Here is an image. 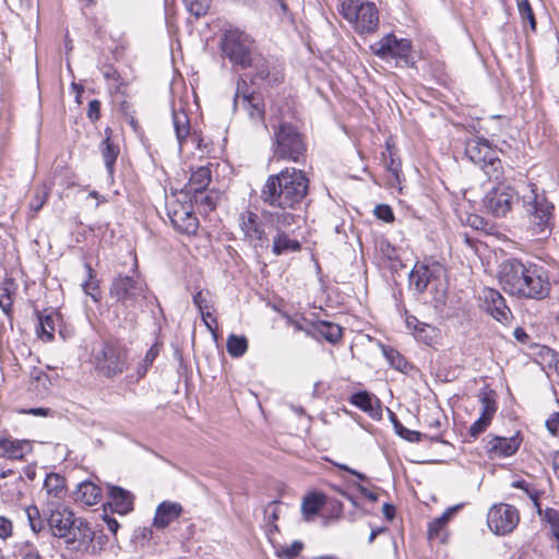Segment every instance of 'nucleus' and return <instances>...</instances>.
<instances>
[{"label": "nucleus", "mask_w": 559, "mask_h": 559, "mask_svg": "<svg viewBox=\"0 0 559 559\" xmlns=\"http://www.w3.org/2000/svg\"><path fill=\"white\" fill-rule=\"evenodd\" d=\"M66 480L62 476L56 473H50L46 476L44 481V488L48 495L53 497H61V493L64 491Z\"/></svg>", "instance_id": "nucleus-39"}, {"label": "nucleus", "mask_w": 559, "mask_h": 559, "mask_svg": "<svg viewBox=\"0 0 559 559\" xmlns=\"http://www.w3.org/2000/svg\"><path fill=\"white\" fill-rule=\"evenodd\" d=\"M325 502V496L312 492L302 499L301 512L305 521L310 522L319 513Z\"/></svg>", "instance_id": "nucleus-29"}, {"label": "nucleus", "mask_w": 559, "mask_h": 559, "mask_svg": "<svg viewBox=\"0 0 559 559\" xmlns=\"http://www.w3.org/2000/svg\"><path fill=\"white\" fill-rule=\"evenodd\" d=\"M428 289H430V293L432 294L435 308H442L447 302L448 295V278L442 265L437 267L436 277L431 280V284Z\"/></svg>", "instance_id": "nucleus-25"}, {"label": "nucleus", "mask_w": 559, "mask_h": 559, "mask_svg": "<svg viewBox=\"0 0 559 559\" xmlns=\"http://www.w3.org/2000/svg\"><path fill=\"white\" fill-rule=\"evenodd\" d=\"M271 226L276 230L273 238L272 252L275 255H283L293 252H299L301 250V243L294 238H290L288 230L292 227H283L277 225L274 221H267Z\"/></svg>", "instance_id": "nucleus-19"}, {"label": "nucleus", "mask_w": 559, "mask_h": 559, "mask_svg": "<svg viewBox=\"0 0 559 559\" xmlns=\"http://www.w3.org/2000/svg\"><path fill=\"white\" fill-rule=\"evenodd\" d=\"M22 559H41V557L37 550L33 549L29 545H26Z\"/></svg>", "instance_id": "nucleus-64"}, {"label": "nucleus", "mask_w": 559, "mask_h": 559, "mask_svg": "<svg viewBox=\"0 0 559 559\" xmlns=\"http://www.w3.org/2000/svg\"><path fill=\"white\" fill-rule=\"evenodd\" d=\"M148 286L141 275L133 271L132 275L118 274L111 281L109 294L121 310L124 320L133 322L136 310L142 308L148 296Z\"/></svg>", "instance_id": "nucleus-3"}, {"label": "nucleus", "mask_w": 559, "mask_h": 559, "mask_svg": "<svg viewBox=\"0 0 559 559\" xmlns=\"http://www.w3.org/2000/svg\"><path fill=\"white\" fill-rule=\"evenodd\" d=\"M100 152L108 174L112 175L117 157L120 153L119 146L111 142L110 136H107L100 143Z\"/></svg>", "instance_id": "nucleus-33"}, {"label": "nucleus", "mask_w": 559, "mask_h": 559, "mask_svg": "<svg viewBox=\"0 0 559 559\" xmlns=\"http://www.w3.org/2000/svg\"><path fill=\"white\" fill-rule=\"evenodd\" d=\"M521 197L514 187L502 180L497 181L483 199L485 211L493 217H506L519 203Z\"/></svg>", "instance_id": "nucleus-9"}, {"label": "nucleus", "mask_w": 559, "mask_h": 559, "mask_svg": "<svg viewBox=\"0 0 559 559\" xmlns=\"http://www.w3.org/2000/svg\"><path fill=\"white\" fill-rule=\"evenodd\" d=\"M194 200L197 203L205 205L209 211L214 210L216 206L214 197L209 193H205L204 190H201V192H195Z\"/></svg>", "instance_id": "nucleus-53"}, {"label": "nucleus", "mask_w": 559, "mask_h": 559, "mask_svg": "<svg viewBox=\"0 0 559 559\" xmlns=\"http://www.w3.org/2000/svg\"><path fill=\"white\" fill-rule=\"evenodd\" d=\"M186 9L197 17L207 13L211 0H183Z\"/></svg>", "instance_id": "nucleus-45"}, {"label": "nucleus", "mask_w": 559, "mask_h": 559, "mask_svg": "<svg viewBox=\"0 0 559 559\" xmlns=\"http://www.w3.org/2000/svg\"><path fill=\"white\" fill-rule=\"evenodd\" d=\"M182 513V507L178 502L164 501L155 513L153 525L158 530L166 528L171 522L177 520Z\"/></svg>", "instance_id": "nucleus-24"}, {"label": "nucleus", "mask_w": 559, "mask_h": 559, "mask_svg": "<svg viewBox=\"0 0 559 559\" xmlns=\"http://www.w3.org/2000/svg\"><path fill=\"white\" fill-rule=\"evenodd\" d=\"M78 519L79 516L66 507L50 510L47 516V532L61 542Z\"/></svg>", "instance_id": "nucleus-17"}, {"label": "nucleus", "mask_w": 559, "mask_h": 559, "mask_svg": "<svg viewBox=\"0 0 559 559\" xmlns=\"http://www.w3.org/2000/svg\"><path fill=\"white\" fill-rule=\"evenodd\" d=\"M406 324L409 329L414 330V334L418 340H421L426 344L431 342L432 336L428 332H433V329L430 325L420 322L415 316H408L406 318Z\"/></svg>", "instance_id": "nucleus-37"}, {"label": "nucleus", "mask_w": 559, "mask_h": 559, "mask_svg": "<svg viewBox=\"0 0 559 559\" xmlns=\"http://www.w3.org/2000/svg\"><path fill=\"white\" fill-rule=\"evenodd\" d=\"M107 488L109 497L108 503L115 512L127 514L133 510L134 496L130 491L115 485H108Z\"/></svg>", "instance_id": "nucleus-23"}, {"label": "nucleus", "mask_w": 559, "mask_h": 559, "mask_svg": "<svg viewBox=\"0 0 559 559\" xmlns=\"http://www.w3.org/2000/svg\"><path fill=\"white\" fill-rule=\"evenodd\" d=\"M340 12L359 34H371L378 29L379 12L373 2L344 0Z\"/></svg>", "instance_id": "nucleus-8"}, {"label": "nucleus", "mask_w": 559, "mask_h": 559, "mask_svg": "<svg viewBox=\"0 0 559 559\" xmlns=\"http://www.w3.org/2000/svg\"><path fill=\"white\" fill-rule=\"evenodd\" d=\"M85 269H86V272L88 275V281L83 283V289L94 300H97L98 299L97 296L99 294V286H98V283L93 280L95 276V272L88 263L85 264Z\"/></svg>", "instance_id": "nucleus-46"}, {"label": "nucleus", "mask_w": 559, "mask_h": 559, "mask_svg": "<svg viewBox=\"0 0 559 559\" xmlns=\"http://www.w3.org/2000/svg\"><path fill=\"white\" fill-rule=\"evenodd\" d=\"M168 216L175 229L180 233L191 235L198 230L199 219L191 204L173 202L168 205Z\"/></svg>", "instance_id": "nucleus-15"}, {"label": "nucleus", "mask_w": 559, "mask_h": 559, "mask_svg": "<svg viewBox=\"0 0 559 559\" xmlns=\"http://www.w3.org/2000/svg\"><path fill=\"white\" fill-rule=\"evenodd\" d=\"M370 50L377 57L386 59H396L397 62L402 61L408 64L412 44L406 38H397L394 34L390 33L370 46Z\"/></svg>", "instance_id": "nucleus-12"}, {"label": "nucleus", "mask_w": 559, "mask_h": 559, "mask_svg": "<svg viewBox=\"0 0 559 559\" xmlns=\"http://www.w3.org/2000/svg\"><path fill=\"white\" fill-rule=\"evenodd\" d=\"M383 354L393 368L402 372L407 371L409 364L396 349L391 347L384 348Z\"/></svg>", "instance_id": "nucleus-42"}, {"label": "nucleus", "mask_w": 559, "mask_h": 559, "mask_svg": "<svg viewBox=\"0 0 559 559\" xmlns=\"http://www.w3.org/2000/svg\"><path fill=\"white\" fill-rule=\"evenodd\" d=\"M399 436L409 442H419L423 437H427L426 435H423L419 431L411 430L405 427L403 428L401 433H399Z\"/></svg>", "instance_id": "nucleus-59"}, {"label": "nucleus", "mask_w": 559, "mask_h": 559, "mask_svg": "<svg viewBox=\"0 0 559 559\" xmlns=\"http://www.w3.org/2000/svg\"><path fill=\"white\" fill-rule=\"evenodd\" d=\"M253 120L263 121L265 117V105L261 94L255 93L242 100L240 105Z\"/></svg>", "instance_id": "nucleus-31"}, {"label": "nucleus", "mask_w": 559, "mask_h": 559, "mask_svg": "<svg viewBox=\"0 0 559 559\" xmlns=\"http://www.w3.org/2000/svg\"><path fill=\"white\" fill-rule=\"evenodd\" d=\"M278 503L280 502L277 500H274L265 507L264 518H265L266 523H271V522L276 523V521L278 520V516H280Z\"/></svg>", "instance_id": "nucleus-52"}, {"label": "nucleus", "mask_w": 559, "mask_h": 559, "mask_svg": "<svg viewBox=\"0 0 559 559\" xmlns=\"http://www.w3.org/2000/svg\"><path fill=\"white\" fill-rule=\"evenodd\" d=\"M272 151L273 158L299 163L307 152L305 135L299 129L287 121H281L272 127Z\"/></svg>", "instance_id": "nucleus-4"}, {"label": "nucleus", "mask_w": 559, "mask_h": 559, "mask_svg": "<svg viewBox=\"0 0 559 559\" xmlns=\"http://www.w3.org/2000/svg\"><path fill=\"white\" fill-rule=\"evenodd\" d=\"M39 325L43 335L47 336V340L51 341L53 338V318L51 316H44L39 318Z\"/></svg>", "instance_id": "nucleus-50"}, {"label": "nucleus", "mask_w": 559, "mask_h": 559, "mask_svg": "<svg viewBox=\"0 0 559 559\" xmlns=\"http://www.w3.org/2000/svg\"><path fill=\"white\" fill-rule=\"evenodd\" d=\"M211 169L209 166H200L192 171L189 186L194 192H201L205 190L211 182Z\"/></svg>", "instance_id": "nucleus-34"}, {"label": "nucleus", "mask_w": 559, "mask_h": 559, "mask_svg": "<svg viewBox=\"0 0 559 559\" xmlns=\"http://www.w3.org/2000/svg\"><path fill=\"white\" fill-rule=\"evenodd\" d=\"M518 9L523 23H528L532 31L536 29V20L528 0L518 2Z\"/></svg>", "instance_id": "nucleus-44"}, {"label": "nucleus", "mask_w": 559, "mask_h": 559, "mask_svg": "<svg viewBox=\"0 0 559 559\" xmlns=\"http://www.w3.org/2000/svg\"><path fill=\"white\" fill-rule=\"evenodd\" d=\"M465 155L472 163L483 169L489 180L499 181L504 179L502 162L488 140L483 138L467 140Z\"/></svg>", "instance_id": "nucleus-7"}, {"label": "nucleus", "mask_w": 559, "mask_h": 559, "mask_svg": "<svg viewBox=\"0 0 559 559\" xmlns=\"http://www.w3.org/2000/svg\"><path fill=\"white\" fill-rule=\"evenodd\" d=\"M75 501H80L85 506H95L102 499L100 488L92 481H83L79 484L76 490L73 492Z\"/></svg>", "instance_id": "nucleus-26"}, {"label": "nucleus", "mask_w": 559, "mask_h": 559, "mask_svg": "<svg viewBox=\"0 0 559 559\" xmlns=\"http://www.w3.org/2000/svg\"><path fill=\"white\" fill-rule=\"evenodd\" d=\"M265 219L252 211H245L239 215V226L243 233L245 239L255 248H269L270 239L265 231Z\"/></svg>", "instance_id": "nucleus-14"}, {"label": "nucleus", "mask_w": 559, "mask_h": 559, "mask_svg": "<svg viewBox=\"0 0 559 559\" xmlns=\"http://www.w3.org/2000/svg\"><path fill=\"white\" fill-rule=\"evenodd\" d=\"M538 509L539 515L543 518L544 521L549 523L551 526L552 534H556L559 532V512L556 509L547 508L546 510L542 511L540 506L536 507Z\"/></svg>", "instance_id": "nucleus-47"}, {"label": "nucleus", "mask_w": 559, "mask_h": 559, "mask_svg": "<svg viewBox=\"0 0 559 559\" xmlns=\"http://www.w3.org/2000/svg\"><path fill=\"white\" fill-rule=\"evenodd\" d=\"M462 508V504L447 509L439 518L429 523L428 535L430 538L438 536L441 530L448 524L451 518Z\"/></svg>", "instance_id": "nucleus-36"}, {"label": "nucleus", "mask_w": 559, "mask_h": 559, "mask_svg": "<svg viewBox=\"0 0 559 559\" xmlns=\"http://www.w3.org/2000/svg\"><path fill=\"white\" fill-rule=\"evenodd\" d=\"M93 362L96 371L114 378L122 374L129 368L128 349L118 341H104L93 348Z\"/></svg>", "instance_id": "nucleus-5"}, {"label": "nucleus", "mask_w": 559, "mask_h": 559, "mask_svg": "<svg viewBox=\"0 0 559 559\" xmlns=\"http://www.w3.org/2000/svg\"><path fill=\"white\" fill-rule=\"evenodd\" d=\"M349 402L361 411L369 413L371 416H374V404L377 408L380 407L379 400L376 399V401H373L372 396L366 391L354 393L349 397Z\"/></svg>", "instance_id": "nucleus-35"}, {"label": "nucleus", "mask_w": 559, "mask_h": 559, "mask_svg": "<svg viewBox=\"0 0 559 559\" xmlns=\"http://www.w3.org/2000/svg\"><path fill=\"white\" fill-rule=\"evenodd\" d=\"M93 538L94 528L91 523L79 518L62 538L61 544L68 551L78 556H93L95 549Z\"/></svg>", "instance_id": "nucleus-11"}, {"label": "nucleus", "mask_w": 559, "mask_h": 559, "mask_svg": "<svg viewBox=\"0 0 559 559\" xmlns=\"http://www.w3.org/2000/svg\"><path fill=\"white\" fill-rule=\"evenodd\" d=\"M302 548H304V544L301 542H299V540H295L290 546H288L285 549H283V554L287 558L293 559V558L297 557L300 554Z\"/></svg>", "instance_id": "nucleus-60"}, {"label": "nucleus", "mask_w": 559, "mask_h": 559, "mask_svg": "<svg viewBox=\"0 0 559 559\" xmlns=\"http://www.w3.org/2000/svg\"><path fill=\"white\" fill-rule=\"evenodd\" d=\"M92 542L94 543V546H95V549L93 552V556H94L104 549V547L106 546V544L108 542V537L103 532H96L94 530V538L92 539Z\"/></svg>", "instance_id": "nucleus-57"}, {"label": "nucleus", "mask_w": 559, "mask_h": 559, "mask_svg": "<svg viewBox=\"0 0 559 559\" xmlns=\"http://www.w3.org/2000/svg\"><path fill=\"white\" fill-rule=\"evenodd\" d=\"M520 522V514L515 507L507 503L492 506L487 514L489 528L497 535L511 533Z\"/></svg>", "instance_id": "nucleus-13"}, {"label": "nucleus", "mask_w": 559, "mask_h": 559, "mask_svg": "<svg viewBox=\"0 0 559 559\" xmlns=\"http://www.w3.org/2000/svg\"><path fill=\"white\" fill-rule=\"evenodd\" d=\"M374 215L385 223H392L394 221L393 211L391 206L386 204L377 205L374 209Z\"/></svg>", "instance_id": "nucleus-51"}, {"label": "nucleus", "mask_w": 559, "mask_h": 559, "mask_svg": "<svg viewBox=\"0 0 559 559\" xmlns=\"http://www.w3.org/2000/svg\"><path fill=\"white\" fill-rule=\"evenodd\" d=\"M497 276L501 288L518 299L539 301L551 292L550 272L535 262L506 259L499 264Z\"/></svg>", "instance_id": "nucleus-2"}, {"label": "nucleus", "mask_w": 559, "mask_h": 559, "mask_svg": "<svg viewBox=\"0 0 559 559\" xmlns=\"http://www.w3.org/2000/svg\"><path fill=\"white\" fill-rule=\"evenodd\" d=\"M530 191L523 194L522 206L535 233L551 230L554 219V204L547 199L544 191L539 192L535 183L528 185Z\"/></svg>", "instance_id": "nucleus-6"}, {"label": "nucleus", "mask_w": 559, "mask_h": 559, "mask_svg": "<svg viewBox=\"0 0 559 559\" xmlns=\"http://www.w3.org/2000/svg\"><path fill=\"white\" fill-rule=\"evenodd\" d=\"M173 123L179 146L181 147L191 135L188 115L183 110H175L173 112Z\"/></svg>", "instance_id": "nucleus-32"}, {"label": "nucleus", "mask_w": 559, "mask_h": 559, "mask_svg": "<svg viewBox=\"0 0 559 559\" xmlns=\"http://www.w3.org/2000/svg\"><path fill=\"white\" fill-rule=\"evenodd\" d=\"M33 451V445L26 439H13L10 436L0 437V457L7 460L24 461Z\"/></svg>", "instance_id": "nucleus-18"}, {"label": "nucleus", "mask_w": 559, "mask_h": 559, "mask_svg": "<svg viewBox=\"0 0 559 559\" xmlns=\"http://www.w3.org/2000/svg\"><path fill=\"white\" fill-rule=\"evenodd\" d=\"M519 435L510 438L495 436L487 441L486 451L490 459L513 455L521 445Z\"/></svg>", "instance_id": "nucleus-21"}, {"label": "nucleus", "mask_w": 559, "mask_h": 559, "mask_svg": "<svg viewBox=\"0 0 559 559\" xmlns=\"http://www.w3.org/2000/svg\"><path fill=\"white\" fill-rule=\"evenodd\" d=\"M511 486L513 488L522 489L527 495V497L533 501L534 506L539 507V492L537 489L532 487L523 479L513 481Z\"/></svg>", "instance_id": "nucleus-48"}, {"label": "nucleus", "mask_w": 559, "mask_h": 559, "mask_svg": "<svg viewBox=\"0 0 559 559\" xmlns=\"http://www.w3.org/2000/svg\"><path fill=\"white\" fill-rule=\"evenodd\" d=\"M248 68L253 69L254 73L251 78V82L261 80L266 82L269 85L274 86L283 82L284 72L283 67L276 63H270L264 57L259 53H254L250 60Z\"/></svg>", "instance_id": "nucleus-16"}, {"label": "nucleus", "mask_w": 559, "mask_h": 559, "mask_svg": "<svg viewBox=\"0 0 559 559\" xmlns=\"http://www.w3.org/2000/svg\"><path fill=\"white\" fill-rule=\"evenodd\" d=\"M484 300L486 304V310L492 318L501 323H506L512 316L511 310L506 304L503 296L493 288H486L484 290Z\"/></svg>", "instance_id": "nucleus-20"}, {"label": "nucleus", "mask_w": 559, "mask_h": 559, "mask_svg": "<svg viewBox=\"0 0 559 559\" xmlns=\"http://www.w3.org/2000/svg\"><path fill=\"white\" fill-rule=\"evenodd\" d=\"M546 428L555 437L559 438V413L554 412L546 420Z\"/></svg>", "instance_id": "nucleus-56"}, {"label": "nucleus", "mask_w": 559, "mask_h": 559, "mask_svg": "<svg viewBox=\"0 0 559 559\" xmlns=\"http://www.w3.org/2000/svg\"><path fill=\"white\" fill-rule=\"evenodd\" d=\"M252 94H255V92L250 90L247 81L242 78L238 79L237 88L233 102L234 110H236L239 107L242 100L247 99Z\"/></svg>", "instance_id": "nucleus-43"}, {"label": "nucleus", "mask_w": 559, "mask_h": 559, "mask_svg": "<svg viewBox=\"0 0 559 559\" xmlns=\"http://www.w3.org/2000/svg\"><path fill=\"white\" fill-rule=\"evenodd\" d=\"M227 352L231 357H241L248 349L246 336L230 334L226 343Z\"/></svg>", "instance_id": "nucleus-40"}, {"label": "nucleus", "mask_w": 559, "mask_h": 559, "mask_svg": "<svg viewBox=\"0 0 559 559\" xmlns=\"http://www.w3.org/2000/svg\"><path fill=\"white\" fill-rule=\"evenodd\" d=\"M496 393L493 391L481 392L479 394V401L481 403V414L480 417L486 420H492L493 415L497 412V403H496Z\"/></svg>", "instance_id": "nucleus-38"}, {"label": "nucleus", "mask_w": 559, "mask_h": 559, "mask_svg": "<svg viewBox=\"0 0 559 559\" xmlns=\"http://www.w3.org/2000/svg\"><path fill=\"white\" fill-rule=\"evenodd\" d=\"M17 284L14 278L7 277L0 285V308L5 314H10L14 301Z\"/></svg>", "instance_id": "nucleus-30"}, {"label": "nucleus", "mask_w": 559, "mask_h": 559, "mask_svg": "<svg viewBox=\"0 0 559 559\" xmlns=\"http://www.w3.org/2000/svg\"><path fill=\"white\" fill-rule=\"evenodd\" d=\"M288 324L294 329V332H305L307 335L312 336V332L310 331L312 329V325L314 323H308L306 320H294L289 319Z\"/></svg>", "instance_id": "nucleus-54"}, {"label": "nucleus", "mask_w": 559, "mask_h": 559, "mask_svg": "<svg viewBox=\"0 0 559 559\" xmlns=\"http://www.w3.org/2000/svg\"><path fill=\"white\" fill-rule=\"evenodd\" d=\"M193 302L197 306V308L199 309V311L210 309L209 300L202 292H198L193 296Z\"/></svg>", "instance_id": "nucleus-61"}, {"label": "nucleus", "mask_w": 559, "mask_h": 559, "mask_svg": "<svg viewBox=\"0 0 559 559\" xmlns=\"http://www.w3.org/2000/svg\"><path fill=\"white\" fill-rule=\"evenodd\" d=\"M48 198V193L43 190H36L32 200L29 201V210L35 214H37L44 204L46 203Z\"/></svg>", "instance_id": "nucleus-49"}, {"label": "nucleus", "mask_w": 559, "mask_h": 559, "mask_svg": "<svg viewBox=\"0 0 559 559\" xmlns=\"http://www.w3.org/2000/svg\"><path fill=\"white\" fill-rule=\"evenodd\" d=\"M103 74L105 79L114 80L117 83L121 80L119 72L111 66L106 67L103 71Z\"/></svg>", "instance_id": "nucleus-63"}, {"label": "nucleus", "mask_w": 559, "mask_h": 559, "mask_svg": "<svg viewBox=\"0 0 559 559\" xmlns=\"http://www.w3.org/2000/svg\"><path fill=\"white\" fill-rule=\"evenodd\" d=\"M12 533V523L5 518L0 516V537L7 538Z\"/></svg>", "instance_id": "nucleus-62"}, {"label": "nucleus", "mask_w": 559, "mask_h": 559, "mask_svg": "<svg viewBox=\"0 0 559 559\" xmlns=\"http://www.w3.org/2000/svg\"><path fill=\"white\" fill-rule=\"evenodd\" d=\"M489 425L490 421L479 416V418L469 427V436L473 438H477L481 432H484L488 428Z\"/></svg>", "instance_id": "nucleus-55"}, {"label": "nucleus", "mask_w": 559, "mask_h": 559, "mask_svg": "<svg viewBox=\"0 0 559 559\" xmlns=\"http://www.w3.org/2000/svg\"><path fill=\"white\" fill-rule=\"evenodd\" d=\"M27 520L29 522V526L32 531L36 534H39L47 530V519L44 520L40 516L39 510L35 506H29L25 510Z\"/></svg>", "instance_id": "nucleus-41"}, {"label": "nucleus", "mask_w": 559, "mask_h": 559, "mask_svg": "<svg viewBox=\"0 0 559 559\" xmlns=\"http://www.w3.org/2000/svg\"><path fill=\"white\" fill-rule=\"evenodd\" d=\"M310 331L312 336L322 337L332 344L337 343L343 335V330L338 324L328 321L316 322Z\"/></svg>", "instance_id": "nucleus-27"}, {"label": "nucleus", "mask_w": 559, "mask_h": 559, "mask_svg": "<svg viewBox=\"0 0 559 559\" xmlns=\"http://www.w3.org/2000/svg\"><path fill=\"white\" fill-rule=\"evenodd\" d=\"M100 117V102L98 99H93L88 103L87 108V118L91 121H97Z\"/></svg>", "instance_id": "nucleus-58"}, {"label": "nucleus", "mask_w": 559, "mask_h": 559, "mask_svg": "<svg viewBox=\"0 0 559 559\" xmlns=\"http://www.w3.org/2000/svg\"><path fill=\"white\" fill-rule=\"evenodd\" d=\"M310 180L306 173L286 167L270 175L260 190L261 202L270 210L262 211L265 221H274L283 227H300L306 221L305 200Z\"/></svg>", "instance_id": "nucleus-1"}, {"label": "nucleus", "mask_w": 559, "mask_h": 559, "mask_svg": "<svg viewBox=\"0 0 559 559\" xmlns=\"http://www.w3.org/2000/svg\"><path fill=\"white\" fill-rule=\"evenodd\" d=\"M253 40L251 37L239 29H230L224 34L222 38V52L234 64L247 69L250 66V60L253 57L252 51Z\"/></svg>", "instance_id": "nucleus-10"}, {"label": "nucleus", "mask_w": 559, "mask_h": 559, "mask_svg": "<svg viewBox=\"0 0 559 559\" xmlns=\"http://www.w3.org/2000/svg\"><path fill=\"white\" fill-rule=\"evenodd\" d=\"M439 263L431 265L416 264L409 274L411 286L419 294L424 293L429 288L431 280L436 277L437 267H440Z\"/></svg>", "instance_id": "nucleus-22"}, {"label": "nucleus", "mask_w": 559, "mask_h": 559, "mask_svg": "<svg viewBox=\"0 0 559 559\" xmlns=\"http://www.w3.org/2000/svg\"><path fill=\"white\" fill-rule=\"evenodd\" d=\"M381 162L384 168L392 174L394 179L399 182L402 174V163L397 157V151L393 143L386 141L385 150L381 153Z\"/></svg>", "instance_id": "nucleus-28"}]
</instances>
